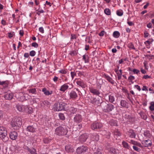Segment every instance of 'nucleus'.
Instances as JSON below:
<instances>
[{
  "instance_id": "052dcab7",
  "label": "nucleus",
  "mask_w": 154,
  "mask_h": 154,
  "mask_svg": "<svg viewBox=\"0 0 154 154\" xmlns=\"http://www.w3.org/2000/svg\"><path fill=\"white\" fill-rule=\"evenodd\" d=\"M43 104L45 105H49L50 104V103L47 100H45L43 102Z\"/></svg>"
},
{
  "instance_id": "aec40b11",
  "label": "nucleus",
  "mask_w": 154,
  "mask_h": 154,
  "mask_svg": "<svg viewBox=\"0 0 154 154\" xmlns=\"http://www.w3.org/2000/svg\"><path fill=\"white\" fill-rule=\"evenodd\" d=\"M103 76L109 82L111 83L112 84H113L114 83V80L109 76L104 74Z\"/></svg>"
},
{
  "instance_id": "9d476101",
  "label": "nucleus",
  "mask_w": 154,
  "mask_h": 154,
  "mask_svg": "<svg viewBox=\"0 0 154 154\" xmlns=\"http://www.w3.org/2000/svg\"><path fill=\"white\" fill-rule=\"evenodd\" d=\"M23 112L28 114H31L33 112L32 108L28 106H24Z\"/></svg>"
},
{
  "instance_id": "f704fd0d",
  "label": "nucleus",
  "mask_w": 154,
  "mask_h": 154,
  "mask_svg": "<svg viewBox=\"0 0 154 154\" xmlns=\"http://www.w3.org/2000/svg\"><path fill=\"white\" fill-rule=\"evenodd\" d=\"M88 56L87 55H84L83 56V60L85 61V63H86L88 62Z\"/></svg>"
},
{
  "instance_id": "864d4df0",
  "label": "nucleus",
  "mask_w": 154,
  "mask_h": 154,
  "mask_svg": "<svg viewBox=\"0 0 154 154\" xmlns=\"http://www.w3.org/2000/svg\"><path fill=\"white\" fill-rule=\"evenodd\" d=\"M92 149L93 151H94V150L96 149L97 146L94 143L93 144H92L91 145V146Z\"/></svg>"
},
{
  "instance_id": "4be33fe9",
  "label": "nucleus",
  "mask_w": 154,
  "mask_h": 154,
  "mask_svg": "<svg viewBox=\"0 0 154 154\" xmlns=\"http://www.w3.org/2000/svg\"><path fill=\"white\" fill-rule=\"evenodd\" d=\"M17 123L15 121L14 119L12 120L11 122V124L12 127L14 128V129H18L19 128L18 125H17Z\"/></svg>"
},
{
  "instance_id": "69168bd1",
  "label": "nucleus",
  "mask_w": 154,
  "mask_h": 154,
  "mask_svg": "<svg viewBox=\"0 0 154 154\" xmlns=\"http://www.w3.org/2000/svg\"><path fill=\"white\" fill-rule=\"evenodd\" d=\"M134 87L137 88L139 91H140L141 90V89L140 88V86L138 85H135Z\"/></svg>"
},
{
  "instance_id": "412c9836",
  "label": "nucleus",
  "mask_w": 154,
  "mask_h": 154,
  "mask_svg": "<svg viewBox=\"0 0 154 154\" xmlns=\"http://www.w3.org/2000/svg\"><path fill=\"white\" fill-rule=\"evenodd\" d=\"M120 105L123 107L126 108L128 107V103L125 100H121L120 102Z\"/></svg>"
},
{
  "instance_id": "72a5a7b5",
  "label": "nucleus",
  "mask_w": 154,
  "mask_h": 154,
  "mask_svg": "<svg viewBox=\"0 0 154 154\" xmlns=\"http://www.w3.org/2000/svg\"><path fill=\"white\" fill-rule=\"evenodd\" d=\"M109 152L112 154H115L116 153V151L115 149L112 147L110 148L109 150Z\"/></svg>"
},
{
  "instance_id": "a18cd8bd",
  "label": "nucleus",
  "mask_w": 154,
  "mask_h": 154,
  "mask_svg": "<svg viewBox=\"0 0 154 154\" xmlns=\"http://www.w3.org/2000/svg\"><path fill=\"white\" fill-rule=\"evenodd\" d=\"M133 147L134 150L137 152H139L141 150L140 148H139L137 146H133Z\"/></svg>"
},
{
  "instance_id": "f257e3e1",
  "label": "nucleus",
  "mask_w": 154,
  "mask_h": 154,
  "mask_svg": "<svg viewBox=\"0 0 154 154\" xmlns=\"http://www.w3.org/2000/svg\"><path fill=\"white\" fill-rule=\"evenodd\" d=\"M100 106L103 110L106 112L112 111L115 107L112 104L110 103L107 104L105 102L101 103Z\"/></svg>"
},
{
  "instance_id": "603ef678",
  "label": "nucleus",
  "mask_w": 154,
  "mask_h": 154,
  "mask_svg": "<svg viewBox=\"0 0 154 154\" xmlns=\"http://www.w3.org/2000/svg\"><path fill=\"white\" fill-rule=\"evenodd\" d=\"M35 52L34 51H30L29 53V54L30 56L32 57H33L35 55Z\"/></svg>"
},
{
  "instance_id": "39448f33",
  "label": "nucleus",
  "mask_w": 154,
  "mask_h": 154,
  "mask_svg": "<svg viewBox=\"0 0 154 154\" xmlns=\"http://www.w3.org/2000/svg\"><path fill=\"white\" fill-rule=\"evenodd\" d=\"M88 148L86 146H82L78 147L76 149L77 153L78 154L84 153L86 152Z\"/></svg>"
},
{
  "instance_id": "49530a36",
  "label": "nucleus",
  "mask_w": 154,
  "mask_h": 154,
  "mask_svg": "<svg viewBox=\"0 0 154 154\" xmlns=\"http://www.w3.org/2000/svg\"><path fill=\"white\" fill-rule=\"evenodd\" d=\"M122 144L124 147L127 148H128V145L127 143L125 141H123L122 142Z\"/></svg>"
},
{
  "instance_id": "6e6552de",
  "label": "nucleus",
  "mask_w": 154,
  "mask_h": 154,
  "mask_svg": "<svg viewBox=\"0 0 154 154\" xmlns=\"http://www.w3.org/2000/svg\"><path fill=\"white\" fill-rule=\"evenodd\" d=\"M9 137L12 140H15L17 137L18 134L15 131L10 132L9 134Z\"/></svg>"
},
{
  "instance_id": "1a4fd4ad",
  "label": "nucleus",
  "mask_w": 154,
  "mask_h": 154,
  "mask_svg": "<svg viewBox=\"0 0 154 154\" xmlns=\"http://www.w3.org/2000/svg\"><path fill=\"white\" fill-rule=\"evenodd\" d=\"M88 137V135L86 134H84L80 135L79 139L81 142L83 143L85 141Z\"/></svg>"
},
{
  "instance_id": "c85d7f7f",
  "label": "nucleus",
  "mask_w": 154,
  "mask_h": 154,
  "mask_svg": "<svg viewBox=\"0 0 154 154\" xmlns=\"http://www.w3.org/2000/svg\"><path fill=\"white\" fill-rule=\"evenodd\" d=\"M114 137L117 139V137H119L121 135V134L118 131V130H115L114 132Z\"/></svg>"
},
{
  "instance_id": "6e6d98bb",
  "label": "nucleus",
  "mask_w": 154,
  "mask_h": 154,
  "mask_svg": "<svg viewBox=\"0 0 154 154\" xmlns=\"http://www.w3.org/2000/svg\"><path fill=\"white\" fill-rule=\"evenodd\" d=\"M59 72L63 74H66L67 72V71L66 70L62 69L59 71Z\"/></svg>"
},
{
  "instance_id": "e433bc0d",
  "label": "nucleus",
  "mask_w": 154,
  "mask_h": 154,
  "mask_svg": "<svg viewBox=\"0 0 154 154\" xmlns=\"http://www.w3.org/2000/svg\"><path fill=\"white\" fill-rule=\"evenodd\" d=\"M29 92V93H32V94H36V89L35 88L30 89L28 90Z\"/></svg>"
},
{
  "instance_id": "423d86ee",
  "label": "nucleus",
  "mask_w": 154,
  "mask_h": 154,
  "mask_svg": "<svg viewBox=\"0 0 154 154\" xmlns=\"http://www.w3.org/2000/svg\"><path fill=\"white\" fill-rule=\"evenodd\" d=\"M102 126V124L100 122H94L91 125V128L93 130L101 128Z\"/></svg>"
},
{
  "instance_id": "a211bd4d",
  "label": "nucleus",
  "mask_w": 154,
  "mask_h": 154,
  "mask_svg": "<svg viewBox=\"0 0 154 154\" xmlns=\"http://www.w3.org/2000/svg\"><path fill=\"white\" fill-rule=\"evenodd\" d=\"M36 129L32 125L28 126L26 128L27 131L34 133L35 132Z\"/></svg>"
},
{
  "instance_id": "393cba45",
  "label": "nucleus",
  "mask_w": 154,
  "mask_h": 154,
  "mask_svg": "<svg viewBox=\"0 0 154 154\" xmlns=\"http://www.w3.org/2000/svg\"><path fill=\"white\" fill-rule=\"evenodd\" d=\"M42 91L46 95H51L52 93V91H48L47 90V89L45 88H43L42 89Z\"/></svg>"
},
{
  "instance_id": "4d7b16f0",
  "label": "nucleus",
  "mask_w": 154,
  "mask_h": 154,
  "mask_svg": "<svg viewBox=\"0 0 154 154\" xmlns=\"http://www.w3.org/2000/svg\"><path fill=\"white\" fill-rule=\"evenodd\" d=\"M128 47L133 49H135V48L132 43H130L128 45Z\"/></svg>"
},
{
  "instance_id": "680f3d73",
  "label": "nucleus",
  "mask_w": 154,
  "mask_h": 154,
  "mask_svg": "<svg viewBox=\"0 0 154 154\" xmlns=\"http://www.w3.org/2000/svg\"><path fill=\"white\" fill-rule=\"evenodd\" d=\"M39 30L42 33H43L44 32V29L43 27H39Z\"/></svg>"
},
{
  "instance_id": "5fc2aeb1",
  "label": "nucleus",
  "mask_w": 154,
  "mask_h": 154,
  "mask_svg": "<svg viewBox=\"0 0 154 154\" xmlns=\"http://www.w3.org/2000/svg\"><path fill=\"white\" fill-rule=\"evenodd\" d=\"M71 75L72 79H73L74 77L76 75V73L75 72H71Z\"/></svg>"
},
{
  "instance_id": "473e14b6",
  "label": "nucleus",
  "mask_w": 154,
  "mask_h": 154,
  "mask_svg": "<svg viewBox=\"0 0 154 154\" xmlns=\"http://www.w3.org/2000/svg\"><path fill=\"white\" fill-rule=\"evenodd\" d=\"M120 34L118 31H116L114 32L113 34V36L116 38L119 37L120 36Z\"/></svg>"
},
{
  "instance_id": "ddd939ff",
  "label": "nucleus",
  "mask_w": 154,
  "mask_h": 154,
  "mask_svg": "<svg viewBox=\"0 0 154 154\" xmlns=\"http://www.w3.org/2000/svg\"><path fill=\"white\" fill-rule=\"evenodd\" d=\"M142 143L144 147L150 146L152 144L151 142L149 140L143 141L142 142Z\"/></svg>"
},
{
  "instance_id": "ea45409f",
  "label": "nucleus",
  "mask_w": 154,
  "mask_h": 154,
  "mask_svg": "<svg viewBox=\"0 0 154 154\" xmlns=\"http://www.w3.org/2000/svg\"><path fill=\"white\" fill-rule=\"evenodd\" d=\"M51 140V139L48 138H45L43 140V141L45 143H48Z\"/></svg>"
},
{
  "instance_id": "79ce46f5",
  "label": "nucleus",
  "mask_w": 154,
  "mask_h": 154,
  "mask_svg": "<svg viewBox=\"0 0 154 154\" xmlns=\"http://www.w3.org/2000/svg\"><path fill=\"white\" fill-rule=\"evenodd\" d=\"M144 135L146 137H149L150 134L148 131H145L144 133Z\"/></svg>"
},
{
  "instance_id": "37998d69",
  "label": "nucleus",
  "mask_w": 154,
  "mask_h": 154,
  "mask_svg": "<svg viewBox=\"0 0 154 154\" xmlns=\"http://www.w3.org/2000/svg\"><path fill=\"white\" fill-rule=\"evenodd\" d=\"M119 71L120 72V73H117L118 78V80H120L121 79L122 75V70L120 69Z\"/></svg>"
},
{
  "instance_id": "bb28decb",
  "label": "nucleus",
  "mask_w": 154,
  "mask_h": 154,
  "mask_svg": "<svg viewBox=\"0 0 154 154\" xmlns=\"http://www.w3.org/2000/svg\"><path fill=\"white\" fill-rule=\"evenodd\" d=\"M77 84L82 87V88H85V85L84 83L81 80H78L76 82Z\"/></svg>"
},
{
  "instance_id": "f8f14e48",
  "label": "nucleus",
  "mask_w": 154,
  "mask_h": 154,
  "mask_svg": "<svg viewBox=\"0 0 154 154\" xmlns=\"http://www.w3.org/2000/svg\"><path fill=\"white\" fill-rule=\"evenodd\" d=\"M82 117L79 114H77L75 115L74 118L75 122L76 123H79L82 121Z\"/></svg>"
},
{
  "instance_id": "c9c22d12",
  "label": "nucleus",
  "mask_w": 154,
  "mask_h": 154,
  "mask_svg": "<svg viewBox=\"0 0 154 154\" xmlns=\"http://www.w3.org/2000/svg\"><path fill=\"white\" fill-rule=\"evenodd\" d=\"M150 109L152 111L154 110V102H152L150 103V106L149 107Z\"/></svg>"
},
{
  "instance_id": "f03ea898",
  "label": "nucleus",
  "mask_w": 154,
  "mask_h": 154,
  "mask_svg": "<svg viewBox=\"0 0 154 154\" xmlns=\"http://www.w3.org/2000/svg\"><path fill=\"white\" fill-rule=\"evenodd\" d=\"M67 104L62 102L59 103H55L54 106V110L55 111H59L62 110H66Z\"/></svg>"
},
{
  "instance_id": "6ab92c4d",
  "label": "nucleus",
  "mask_w": 154,
  "mask_h": 154,
  "mask_svg": "<svg viewBox=\"0 0 154 154\" xmlns=\"http://www.w3.org/2000/svg\"><path fill=\"white\" fill-rule=\"evenodd\" d=\"M91 140L92 141H97L99 139V136L96 133H94L91 136Z\"/></svg>"
},
{
  "instance_id": "7ed1b4c3",
  "label": "nucleus",
  "mask_w": 154,
  "mask_h": 154,
  "mask_svg": "<svg viewBox=\"0 0 154 154\" xmlns=\"http://www.w3.org/2000/svg\"><path fill=\"white\" fill-rule=\"evenodd\" d=\"M0 138L4 142L8 140V138L7 136V131L6 129L2 126H0Z\"/></svg>"
},
{
  "instance_id": "a878e982",
  "label": "nucleus",
  "mask_w": 154,
  "mask_h": 154,
  "mask_svg": "<svg viewBox=\"0 0 154 154\" xmlns=\"http://www.w3.org/2000/svg\"><path fill=\"white\" fill-rule=\"evenodd\" d=\"M15 121L17 123V125H18L19 127L22 124L21 122V119L20 117L15 118L14 119Z\"/></svg>"
},
{
  "instance_id": "5701e85b",
  "label": "nucleus",
  "mask_w": 154,
  "mask_h": 154,
  "mask_svg": "<svg viewBox=\"0 0 154 154\" xmlns=\"http://www.w3.org/2000/svg\"><path fill=\"white\" fill-rule=\"evenodd\" d=\"M69 88V86L67 84H65L62 85L60 89V90L61 91L64 92Z\"/></svg>"
},
{
  "instance_id": "dca6fc26",
  "label": "nucleus",
  "mask_w": 154,
  "mask_h": 154,
  "mask_svg": "<svg viewBox=\"0 0 154 154\" xmlns=\"http://www.w3.org/2000/svg\"><path fill=\"white\" fill-rule=\"evenodd\" d=\"M65 150L68 152H73L74 150L70 145H66L65 147Z\"/></svg>"
},
{
  "instance_id": "9b49d317",
  "label": "nucleus",
  "mask_w": 154,
  "mask_h": 154,
  "mask_svg": "<svg viewBox=\"0 0 154 154\" xmlns=\"http://www.w3.org/2000/svg\"><path fill=\"white\" fill-rule=\"evenodd\" d=\"M66 110H67L68 111L71 113H74L76 111L77 109L70 105L68 106V108H66Z\"/></svg>"
},
{
  "instance_id": "cd10ccee",
  "label": "nucleus",
  "mask_w": 154,
  "mask_h": 154,
  "mask_svg": "<svg viewBox=\"0 0 154 154\" xmlns=\"http://www.w3.org/2000/svg\"><path fill=\"white\" fill-rule=\"evenodd\" d=\"M24 106H20L18 104L16 105V108L19 111L23 112Z\"/></svg>"
},
{
  "instance_id": "c756f323",
  "label": "nucleus",
  "mask_w": 154,
  "mask_h": 154,
  "mask_svg": "<svg viewBox=\"0 0 154 154\" xmlns=\"http://www.w3.org/2000/svg\"><path fill=\"white\" fill-rule=\"evenodd\" d=\"M139 114L141 118L143 119L146 120V119L147 116L145 113L142 112H139Z\"/></svg>"
},
{
  "instance_id": "2eb2a0df",
  "label": "nucleus",
  "mask_w": 154,
  "mask_h": 154,
  "mask_svg": "<svg viewBox=\"0 0 154 154\" xmlns=\"http://www.w3.org/2000/svg\"><path fill=\"white\" fill-rule=\"evenodd\" d=\"M127 134L130 138H133L135 137V134L134 131L132 129L129 130L127 132Z\"/></svg>"
},
{
  "instance_id": "2f4dec72",
  "label": "nucleus",
  "mask_w": 154,
  "mask_h": 154,
  "mask_svg": "<svg viewBox=\"0 0 154 154\" xmlns=\"http://www.w3.org/2000/svg\"><path fill=\"white\" fill-rule=\"evenodd\" d=\"M104 12L106 15H111V12L109 8H106L104 10Z\"/></svg>"
},
{
  "instance_id": "c03bdc74",
  "label": "nucleus",
  "mask_w": 154,
  "mask_h": 154,
  "mask_svg": "<svg viewBox=\"0 0 154 154\" xmlns=\"http://www.w3.org/2000/svg\"><path fill=\"white\" fill-rule=\"evenodd\" d=\"M123 12L122 11L118 10L116 11V14L119 16H122L123 15Z\"/></svg>"
},
{
  "instance_id": "e2e57ef3",
  "label": "nucleus",
  "mask_w": 154,
  "mask_h": 154,
  "mask_svg": "<svg viewBox=\"0 0 154 154\" xmlns=\"http://www.w3.org/2000/svg\"><path fill=\"white\" fill-rule=\"evenodd\" d=\"M104 31H102L99 34V35L100 36H102L104 35Z\"/></svg>"
},
{
  "instance_id": "13d9d810",
  "label": "nucleus",
  "mask_w": 154,
  "mask_h": 154,
  "mask_svg": "<svg viewBox=\"0 0 154 154\" xmlns=\"http://www.w3.org/2000/svg\"><path fill=\"white\" fill-rule=\"evenodd\" d=\"M132 71L133 72L134 74H138L140 72V71L136 69H134Z\"/></svg>"
},
{
  "instance_id": "774afa93",
  "label": "nucleus",
  "mask_w": 154,
  "mask_h": 154,
  "mask_svg": "<svg viewBox=\"0 0 154 154\" xmlns=\"http://www.w3.org/2000/svg\"><path fill=\"white\" fill-rule=\"evenodd\" d=\"M19 34L21 36H23L24 34L23 30H20V31Z\"/></svg>"
},
{
  "instance_id": "bf43d9fd",
  "label": "nucleus",
  "mask_w": 154,
  "mask_h": 154,
  "mask_svg": "<svg viewBox=\"0 0 154 154\" xmlns=\"http://www.w3.org/2000/svg\"><path fill=\"white\" fill-rule=\"evenodd\" d=\"M32 46L35 48H37L38 46V45L37 43L36 42H33L32 43Z\"/></svg>"
},
{
  "instance_id": "a19ab883",
  "label": "nucleus",
  "mask_w": 154,
  "mask_h": 154,
  "mask_svg": "<svg viewBox=\"0 0 154 154\" xmlns=\"http://www.w3.org/2000/svg\"><path fill=\"white\" fill-rule=\"evenodd\" d=\"M59 116L60 119L64 120L65 119V117L64 115L62 113H60L59 114Z\"/></svg>"
},
{
  "instance_id": "4c0bfd02",
  "label": "nucleus",
  "mask_w": 154,
  "mask_h": 154,
  "mask_svg": "<svg viewBox=\"0 0 154 154\" xmlns=\"http://www.w3.org/2000/svg\"><path fill=\"white\" fill-rule=\"evenodd\" d=\"M0 85L4 86V87H7L8 86V84L6 81H0Z\"/></svg>"
},
{
  "instance_id": "8fccbe9b",
  "label": "nucleus",
  "mask_w": 154,
  "mask_h": 154,
  "mask_svg": "<svg viewBox=\"0 0 154 154\" xmlns=\"http://www.w3.org/2000/svg\"><path fill=\"white\" fill-rule=\"evenodd\" d=\"M130 143H132V144H133V145H134V146H137V145L138 143H139L137 142V141H134V140H131Z\"/></svg>"
},
{
  "instance_id": "de8ad7c7",
  "label": "nucleus",
  "mask_w": 154,
  "mask_h": 154,
  "mask_svg": "<svg viewBox=\"0 0 154 154\" xmlns=\"http://www.w3.org/2000/svg\"><path fill=\"white\" fill-rule=\"evenodd\" d=\"M135 77L134 76L130 75L128 78V80L130 81V82L132 83L133 82L132 81V80H134Z\"/></svg>"
},
{
  "instance_id": "7c9ffc66",
  "label": "nucleus",
  "mask_w": 154,
  "mask_h": 154,
  "mask_svg": "<svg viewBox=\"0 0 154 154\" xmlns=\"http://www.w3.org/2000/svg\"><path fill=\"white\" fill-rule=\"evenodd\" d=\"M109 124L112 126H117L116 121L113 120H111L109 121Z\"/></svg>"
},
{
  "instance_id": "0e129e2a",
  "label": "nucleus",
  "mask_w": 154,
  "mask_h": 154,
  "mask_svg": "<svg viewBox=\"0 0 154 154\" xmlns=\"http://www.w3.org/2000/svg\"><path fill=\"white\" fill-rule=\"evenodd\" d=\"M150 78V76L148 75H144L143 77L142 78L143 79H146L148 78Z\"/></svg>"
},
{
  "instance_id": "0eeeda50",
  "label": "nucleus",
  "mask_w": 154,
  "mask_h": 154,
  "mask_svg": "<svg viewBox=\"0 0 154 154\" xmlns=\"http://www.w3.org/2000/svg\"><path fill=\"white\" fill-rule=\"evenodd\" d=\"M89 89L90 92L93 95L99 96L100 94L99 90L96 89L92 87H90Z\"/></svg>"
},
{
  "instance_id": "4468645a",
  "label": "nucleus",
  "mask_w": 154,
  "mask_h": 154,
  "mask_svg": "<svg viewBox=\"0 0 154 154\" xmlns=\"http://www.w3.org/2000/svg\"><path fill=\"white\" fill-rule=\"evenodd\" d=\"M69 96L70 98L73 100L76 99L78 97V95L74 91H72L70 92Z\"/></svg>"
},
{
  "instance_id": "b1692460",
  "label": "nucleus",
  "mask_w": 154,
  "mask_h": 154,
  "mask_svg": "<svg viewBox=\"0 0 154 154\" xmlns=\"http://www.w3.org/2000/svg\"><path fill=\"white\" fill-rule=\"evenodd\" d=\"M109 101L111 103H114L115 102V98L113 94H110L109 96Z\"/></svg>"
},
{
  "instance_id": "20e7f679",
  "label": "nucleus",
  "mask_w": 154,
  "mask_h": 154,
  "mask_svg": "<svg viewBox=\"0 0 154 154\" xmlns=\"http://www.w3.org/2000/svg\"><path fill=\"white\" fill-rule=\"evenodd\" d=\"M68 130L67 128L62 127H59L55 129L56 134L59 136L64 135L66 134Z\"/></svg>"
},
{
  "instance_id": "58836bf2",
  "label": "nucleus",
  "mask_w": 154,
  "mask_h": 154,
  "mask_svg": "<svg viewBox=\"0 0 154 154\" xmlns=\"http://www.w3.org/2000/svg\"><path fill=\"white\" fill-rule=\"evenodd\" d=\"M27 98H26V96L24 95H23L20 97V100L23 102L27 100Z\"/></svg>"
},
{
  "instance_id": "f3484780",
  "label": "nucleus",
  "mask_w": 154,
  "mask_h": 154,
  "mask_svg": "<svg viewBox=\"0 0 154 154\" xmlns=\"http://www.w3.org/2000/svg\"><path fill=\"white\" fill-rule=\"evenodd\" d=\"M13 97V94L12 93H6L4 95L5 99L8 100H11Z\"/></svg>"
},
{
  "instance_id": "09e8293b",
  "label": "nucleus",
  "mask_w": 154,
  "mask_h": 154,
  "mask_svg": "<svg viewBox=\"0 0 154 154\" xmlns=\"http://www.w3.org/2000/svg\"><path fill=\"white\" fill-rule=\"evenodd\" d=\"M76 54L77 53L76 51H70L69 53V54L72 56H75Z\"/></svg>"
},
{
  "instance_id": "3c124183",
  "label": "nucleus",
  "mask_w": 154,
  "mask_h": 154,
  "mask_svg": "<svg viewBox=\"0 0 154 154\" xmlns=\"http://www.w3.org/2000/svg\"><path fill=\"white\" fill-rule=\"evenodd\" d=\"M4 108L5 109H9L10 108V106L9 104L5 103L4 105Z\"/></svg>"
},
{
  "instance_id": "338daca9",
  "label": "nucleus",
  "mask_w": 154,
  "mask_h": 154,
  "mask_svg": "<svg viewBox=\"0 0 154 154\" xmlns=\"http://www.w3.org/2000/svg\"><path fill=\"white\" fill-rule=\"evenodd\" d=\"M44 12V11L42 10H41L39 11H38L37 13V14H38V15H40V13H43Z\"/></svg>"
}]
</instances>
